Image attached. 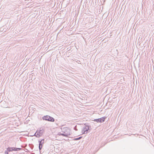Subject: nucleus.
<instances>
[{"instance_id": "ddd939ff", "label": "nucleus", "mask_w": 154, "mask_h": 154, "mask_svg": "<svg viewBox=\"0 0 154 154\" xmlns=\"http://www.w3.org/2000/svg\"><path fill=\"white\" fill-rule=\"evenodd\" d=\"M8 152L9 151L8 150H6L5 151V154H8Z\"/></svg>"}, {"instance_id": "4468645a", "label": "nucleus", "mask_w": 154, "mask_h": 154, "mask_svg": "<svg viewBox=\"0 0 154 154\" xmlns=\"http://www.w3.org/2000/svg\"><path fill=\"white\" fill-rule=\"evenodd\" d=\"M61 133H59L57 134V135H58V136H60V135H61Z\"/></svg>"}, {"instance_id": "f257e3e1", "label": "nucleus", "mask_w": 154, "mask_h": 154, "mask_svg": "<svg viewBox=\"0 0 154 154\" xmlns=\"http://www.w3.org/2000/svg\"><path fill=\"white\" fill-rule=\"evenodd\" d=\"M44 132V130L43 128H40L39 129H38L35 134L34 136L37 137L39 138L42 135Z\"/></svg>"}, {"instance_id": "20e7f679", "label": "nucleus", "mask_w": 154, "mask_h": 154, "mask_svg": "<svg viewBox=\"0 0 154 154\" xmlns=\"http://www.w3.org/2000/svg\"><path fill=\"white\" fill-rule=\"evenodd\" d=\"M42 119L43 120L51 122H54L55 120L53 118L48 115L44 116L42 117Z\"/></svg>"}, {"instance_id": "423d86ee", "label": "nucleus", "mask_w": 154, "mask_h": 154, "mask_svg": "<svg viewBox=\"0 0 154 154\" xmlns=\"http://www.w3.org/2000/svg\"><path fill=\"white\" fill-rule=\"evenodd\" d=\"M38 142H39V146H38L39 149L40 151V150L42 149L43 145L44 144L42 143V142L40 141L39 140L38 141Z\"/></svg>"}, {"instance_id": "f03ea898", "label": "nucleus", "mask_w": 154, "mask_h": 154, "mask_svg": "<svg viewBox=\"0 0 154 154\" xmlns=\"http://www.w3.org/2000/svg\"><path fill=\"white\" fill-rule=\"evenodd\" d=\"M91 129V126L85 125L83 128L82 130V134H86L90 132Z\"/></svg>"}, {"instance_id": "1a4fd4ad", "label": "nucleus", "mask_w": 154, "mask_h": 154, "mask_svg": "<svg viewBox=\"0 0 154 154\" xmlns=\"http://www.w3.org/2000/svg\"><path fill=\"white\" fill-rule=\"evenodd\" d=\"M67 134H66V133H63L61 134V135L62 136L66 137H68V136H67Z\"/></svg>"}, {"instance_id": "39448f33", "label": "nucleus", "mask_w": 154, "mask_h": 154, "mask_svg": "<svg viewBox=\"0 0 154 154\" xmlns=\"http://www.w3.org/2000/svg\"><path fill=\"white\" fill-rule=\"evenodd\" d=\"M106 118L105 117H102L100 118L94 119L93 121L97 122L102 123L103 122L105 119Z\"/></svg>"}, {"instance_id": "f8f14e48", "label": "nucleus", "mask_w": 154, "mask_h": 154, "mask_svg": "<svg viewBox=\"0 0 154 154\" xmlns=\"http://www.w3.org/2000/svg\"><path fill=\"white\" fill-rule=\"evenodd\" d=\"M39 141L42 142V143L44 144L45 142V140L44 139H43L41 140H39Z\"/></svg>"}, {"instance_id": "9b49d317", "label": "nucleus", "mask_w": 154, "mask_h": 154, "mask_svg": "<svg viewBox=\"0 0 154 154\" xmlns=\"http://www.w3.org/2000/svg\"><path fill=\"white\" fill-rule=\"evenodd\" d=\"M77 125H75L74 128L73 129L74 130H75L76 131H78L77 129Z\"/></svg>"}, {"instance_id": "9d476101", "label": "nucleus", "mask_w": 154, "mask_h": 154, "mask_svg": "<svg viewBox=\"0 0 154 154\" xmlns=\"http://www.w3.org/2000/svg\"><path fill=\"white\" fill-rule=\"evenodd\" d=\"M82 138V137H79L75 138L74 139V140H77L81 139Z\"/></svg>"}, {"instance_id": "6e6552de", "label": "nucleus", "mask_w": 154, "mask_h": 154, "mask_svg": "<svg viewBox=\"0 0 154 154\" xmlns=\"http://www.w3.org/2000/svg\"><path fill=\"white\" fill-rule=\"evenodd\" d=\"M7 149L8 150L9 152H11L13 151V147H9Z\"/></svg>"}, {"instance_id": "0eeeda50", "label": "nucleus", "mask_w": 154, "mask_h": 154, "mask_svg": "<svg viewBox=\"0 0 154 154\" xmlns=\"http://www.w3.org/2000/svg\"><path fill=\"white\" fill-rule=\"evenodd\" d=\"M22 149L21 148H17L16 147H13V151H18L21 150Z\"/></svg>"}, {"instance_id": "7ed1b4c3", "label": "nucleus", "mask_w": 154, "mask_h": 154, "mask_svg": "<svg viewBox=\"0 0 154 154\" xmlns=\"http://www.w3.org/2000/svg\"><path fill=\"white\" fill-rule=\"evenodd\" d=\"M62 132L64 133L67 134V136L68 137L70 135L71 131L67 127H64L61 128Z\"/></svg>"}]
</instances>
